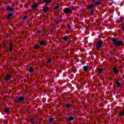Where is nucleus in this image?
Wrapping results in <instances>:
<instances>
[{
  "label": "nucleus",
  "mask_w": 124,
  "mask_h": 124,
  "mask_svg": "<svg viewBox=\"0 0 124 124\" xmlns=\"http://www.w3.org/2000/svg\"><path fill=\"white\" fill-rule=\"evenodd\" d=\"M59 18H62V16H60Z\"/></svg>",
  "instance_id": "nucleus-41"
},
{
  "label": "nucleus",
  "mask_w": 124,
  "mask_h": 124,
  "mask_svg": "<svg viewBox=\"0 0 124 124\" xmlns=\"http://www.w3.org/2000/svg\"><path fill=\"white\" fill-rule=\"evenodd\" d=\"M84 108H87V106H84Z\"/></svg>",
  "instance_id": "nucleus-38"
},
{
  "label": "nucleus",
  "mask_w": 124,
  "mask_h": 124,
  "mask_svg": "<svg viewBox=\"0 0 124 124\" xmlns=\"http://www.w3.org/2000/svg\"><path fill=\"white\" fill-rule=\"evenodd\" d=\"M63 12L66 14H72V10H70L69 8H65L63 9Z\"/></svg>",
  "instance_id": "nucleus-3"
},
{
  "label": "nucleus",
  "mask_w": 124,
  "mask_h": 124,
  "mask_svg": "<svg viewBox=\"0 0 124 124\" xmlns=\"http://www.w3.org/2000/svg\"><path fill=\"white\" fill-rule=\"evenodd\" d=\"M68 121H69V122L74 121V117L72 116H71L70 117H68Z\"/></svg>",
  "instance_id": "nucleus-13"
},
{
  "label": "nucleus",
  "mask_w": 124,
  "mask_h": 124,
  "mask_svg": "<svg viewBox=\"0 0 124 124\" xmlns=\"http://www.w3.org/2000/svg\"><path fill=\"white\" fill-rule=\"evenodd\" d=\"M102 43H103L102 40L99 39L97 43L96 49H97V50H99V48L101 47V46H102Z\"/></svg>",
  "instance_id": "nucleus-2"
},
{
  "label": "nucleus",
  "mask_w": 124,
  "mask_h": 124,
  "mask_svg": "<svg viewBox=\"0 0 124 124\" xmlns=\"http://www.w3.org/2000/svg\"><path fill=\"white\" fill-rule=\"evenodd\" d=\"M116 85H117V88L119 89L120 87L121 86V83L118 81V80L115 79Z\"/></svg>",
  "instance_id": "nucleus-14"
},
{
  "label": "nucleus",
  "mask_w": 124,
  "mask_h": 124,
  "mask_svg": "<svg viewBox=\"0 0 124 124\" xmlns=\"http://www.w3.org/2000/svg\"><path fill=\"white\" fill-rule=\"evenodd\" d=\"M52 62V59L51 58H49L48 61H47V63H50Z\"/></svg>",
  "instance_id": "nucleus-29"
},
{
  "label": "nucleus",
  "mask_w": 124,
  "mask_h": 124,
  "mask_svg": "<svg viewBox=\"0 0 124 124\" xmlns=\"http://www.w3.org/2000/svg\"><path fill=\"white\" fill-rule=\"evenodd\" d=\"M95 0H93V2H94V1H95Z\"/></svg>",
  "instance_id": "nucleus-39"
},
{
  "label": "nucleus",
  "mask_w": 124,
  "mask_h": 124,
  "mask_svg": "<svg viewBox=\"0 0 124 124\" xmlns=\"http://www.w3.org/2000/svg\"><path fill=\"white\" fill-rule=\"evenodd\" d=\"M121 30H122V31H124V26H123L122 28H121Z\"/></svg>",
  "instance_id": "nucleus-35"
},
{
  "label": "nucleus",
  "mask_w": 124,
  "mask_h": 124,
  "mask_svg": "<svg viewBox=\"0 0 124 124\" xmlns=\"http://www.w3.org/2000/svg\"><path fill=\"white\" fill-rule=\"evenodd\" d=\"M112 42L113 45H114L115 47H117V46H122L123 45V41L120 40L118 41L117 39H113L111 40Z\"/></svg>",
  "instance_id": "nucleus-1"
},
{
  "label": "nucleus",
  "mask_w": 124,
  "mask_h": 124,
  "mask_svg": "<svg viewBox=\"0 0 124 124\" xmlns=\"http://www.w3.org/2000/svg\"><path fill=\"white\" fill-rule=\"evenodd\" d=\"M49 123H52V122H54V118L51 117L49 118Z\"/></svg>",
  "instance_id": "nucleus-28"
},
{
  "label": "nucleus",
  "mask_w": 124,
  "mask_h": 124,
  "mask_svg": "<svg viewBox=\"0 0 124 124\" xmlns=\"http://www.w3.org/2000/svg\"><path fill=\"white\" fill-rule=\"evenodd\" d=\"M62 39L64 41H67V36H64L63 38H62Z\"/></svg>",
  "instance_id": "nucleus-27"
},
{
  "label": "nucleus",
  "mask_w": 124,
  "mask_h": 124,
  "mask_svg": "<svg viewBox=\"0 0 124 124\" xmlns=\"http://www.w3.org/2000/svg\"><path fill=\"white\" fill-rule=\"evenodd\" d=\"M116 57H118V55H116Z\"/></svg>",
  "instance_id": "nucleus-42"
},
{
  "label": "nucleus",
  "mask_w": 124,
  "mask_h": 124,
  "mask_svg": "<svg viewBox=\"0 0 124 124\" xmlns=\"http://www.w3.org/2000/svg\"><path fill=\"white\" fill-rule=\"evenodd\" d=\"M95 5H100V4H101V1H97L96 2H94Z\"/></svg>",
  "instance_id": "nucleus-20"
},
{
  "label": "nucleus",
  "mask_w": 124,
  "mask_h": 124,
  "mask_svg": "<svg viewBox=\"0 0 124 124\" xmlns=\"http://www.w3.org/2000/svg\"><path fill=\"white\" fill-rule=\"evenodd\" d=\"M9 47H10V52H11V53L13 52V44H10Z\"/></svg>",
  "instance_id": "nucleus-10"
},
{
  "label": "nucleus",
  "mask_w": 124,
  "mask_h": 124,
  "mask_svg": "<svg viewBox=\"0 0 124 124\" xmlns=\"http://www.w3.org/2000/svg\"><path fill=\"white\" fill-rule=\"evenodd\" d=\"M62 22V19H60V22Z\"/></svg>",
  "instance_id": "nucleus-37"
},
{
  "label": "nucleus",
  "mask_w": 124,
  "mask_h": 124,
  "mask_svg": "<svg viewBox=\"0 0 124 124\" xmlns=\"http://www.w3.org/2000/svg\"><path fill=\"white\" fill-rule=\"evenodd\" d=\"M88 69H89V67L88 66H84L83 67V71H88Z\"/></svg>",
  "instance_id": "nucleus-18"
},
{
  "label": "nucleus",
  "mask_w": 124,
  "mask_h": 124,
  "mask_svg": "<svg viewBox=\"0 0 124 124\" xmlns=\"http://www.w3.org/2000/svg\"><path fill=\"white\" fill-rule=\"evenodd\" d=\"M31 123H33V122H34V120H33V119L32 118H31Z\"/></svg>",
  "instance_id": "nucleus-32"
},
{
  "label": "nucleus",
  "mask_w": 124,
  "mask_h": 124,
  "mask_svg": "<svg viewBox=\"0 0 124 124\" xmlns=\"http://www.w3.org/2000/svg\"><path fill=\"white\" fill-rule=\"evenodd\" d=\"M59 7H60V5H59V3H57V6L54 7L55 10H57V9H59Z\"/></svg>",
  "instance_id": "nucleus-24"
},
{
  "label": "nucleus",
  "mask_w": 124,
  "mask_h": 124,
  "mask_svg": "<svg viewBox=\"0 0 124 124\" xmlns=\"http://www.w3.org/2000/svg\"><path fill=\"white\" fill-rule=\"evenodd\" d=\"M98 71H99V73H102L103 71H105V70L103 68L99 69L98 70Z\"/></svg>",
  "instance_id": "nucleus-21"
},
{
  "label": "nucleus",
  "mask_w": 124,
  "mask_h": 124,
  "mask_svg": "<svg viewBox=\"0 0 124 124\" xmlns=\"http://www.w3.org/2000/svg\"><path fill=\"white\" fill-rule=\"evenodd\" d=\"M95 7V5L94 4H91L88 5V6L86 7L87 9H93V8H94Z\"/></svg>",
  "instance_id": "nucleus-7"
},
{
  "label": "nucleus",
  "mask_w": 124,
  "mask_h": 124,
  "mask_svg": "<svg viewBox=\"0 0 124 124\" xmlns=\"http://www.w3.org/2000/svg\"><path fill=\"white\" fill-rule=\"evenodd\" d=\"M6 10L7 11H10L11 12H13V11H14V8L10 7V6H7L6 8Z\"/></svg>",
  "instance_id": "nucleus-6"
},
{
  "label": "nucleus",
  "mask_w": 124,
  "mask_h": 124,
  "mask_svg": "<svg viewBox=\"0 0 124 124\" xmlns=\"http://www.w3.org/2000/svg\"><path fill=\"white\" fill-rule=\"evenodd\" d=\"M54 22H55V24H58L59 23V21L57 19H54Z\"/></svg>",
  "instance_id": "nucleus-30"
},
{
  "label": "nucleus",
  "mask_w": 124,
  "mask_h": 124,
  "mask_svg": "<svg viewBox=\"0 0 124 124\" xmlns=\"http://www.w3.org/2000/svg\"><path fill=\"white\" fill-rule=\"evenodd\" d=\"M49 10L50 9L47 6H46L45 7L43 8V12H44L45 13H46L47 11H49Z\"/></svg>",
  "instance_id": "nucleus-9"
},
{
  "label": "nucleus",
  "mask_w": 124,
  "mask_h": 124,
  "mask_svg": "<svg viewBox=\"0 0 124 124\" xmlns=\"http://www.w3.org/2000/svg\"><path fill=\"white\" fill-rule=\"evenodd\" d=\"M33 68H32V67H31L29 69V72L30 73H31V72H32L33 71Z\"/></svg>",
  "instance_id": "nucleus-23"
},
{
  "label": "nucleus",
  "mask_w": 124,
  "mask_h": 124,
  "mask_svg": "<svg viewBox=\"0 0 124 124\" xmlns=\"http://www.w3.org/2000/svg\"><path fill=\"white\" fill-rule=\"evenodd\" d=\"M109 80H112V78H109Z\"/></svg>",
  "instance_id": "nucleus-40"
},
{
  "label": "nucleus",
  "mask_w": 124,
  "mask_h": 124,
  "mask_svg": "<svg viewBox=\"0 0 124 124\" xmlns=\"http://www.w3.org/2000/svg\"><path fill=\"white\" fill-rule=\"evenodd\" d=\"M118 118H122L124 116V109L123 110H120L119 112V114L117 115Z\"/></svg>",
  "instance_id": "nucleus-5"
},
{
  "label": "nucleus",
  "mask_w": 124,
  "mask_h": 124,
  "mask_svg": "<svg viewBox=\"0 0 124 124\" xmlns=\"http://www.w3.org/2000/svg\"><path fill=\"white\" fill-rule=\"evenodd\" d=\"M31 7L32 9H35L36 7H38V4L35 3L34 5H32Z\"/></svg>",
  "instance_id": "nucleus-17"
},
{
  "label": "nucleus",
  "mask_w": 124,
  "mask_h": 124,
  "mask_svg": "<svg viewBox=\"0 0 124 124\" xmlns=\"http://www.w3.org/2000/svg\"><path fill=\"white\" fill-rule=\"evenodd\" d=\"M13 15H14V13L9 14L7 16V19H10V18H11V17H12V16H13Z\"/></svg>",
  "instance_id": "nucleus-16"
},
{
  "label": "nucleus",
  "mask_w": 124,
  "mask_h": 124,
  "mask_svg": "<svg viewBox=\"0 0 124 124\" xmlns=\"http://www.w3.org/2000/svg\"><path fill=\"white\" fill-rule=\"evenodd\" d=\"M4 112H5V113H6L7 114H8V113L9 112V109H8V108H5Z\"/></svg>",
  "instance_id": "nucleus-26"
},
{
  "label": "nucleus",
  "mask_w": 124,
  "mask_h": 124,
  "mask_svg": "<svg viewBox=\"0 0 124 124\" xmlns=\"http://www.w3.org/2000/svg\"><path fill=\"white\" fill-rule=\"evenodd\" d=\"M72 107V105L70 104H66V108L67 109H70Z\"/></svg>",
  "instance_id": "nucleus-15"
},
{
  "label": "nucleus",
  "mask_w": 124,
  "mask_h": 124,
  "mask_svg": "<svg viewBox=\"0 0 124 124\" xmlns=\"http://www.w3.org/2000/svg\"><path fill=\"white\" fill-rule=\"evenodd\" d=\"M95 11L93 9H91L90 10V14L91 15H94Z\"/></svg>",
  "instance_id": "nucleus-19"
},
{
  "label": "nucleus",
  "mask_w": 124,
  "mask_h": 124,
  "mask_svg": "<svg viewBox=\"0 0 124 124\" xmlns=\"http://www.w3.org/2000/svg\"><path fill=\"white\" fill-rule=\"evenodd\" d=\"M44 0H43V2L41 3V4H43V3H46V2H44Z\"/></svg>",
  "instance_id": "nucleus-36"
},
{
  "label": "nucleus",
  "mask_w": 124,
  "mask_h": 124,
  "mask_svg": "<svg viewBox=\"0 0 124 124\" xmlns=\"http://www.w3.org/2000/svg\"><path fill=\"white\" fill-rule=\"evenodd\" d=\"M10 78H11V76L10 75H7L5 77V80L8 81L9 80H10Z\"/></svg>",
  "instance_id": "nucleus-12"
},
{
  "label": "nucleus",
  "mask_w": 124,
  "mask_h": 124,
  "mask_svg": "<svg viewBox=\"0 0 124 124\" xmlns=\"http://www.w3.org/2000/svg\"><path fill=\"white\" fill-rule=\"evenodd\" d=\"M24 100H25V97H24V96H19L18 98H17V100H16V102H23Z\"/></svg>",
  "instance_id": "nucleus-4"
},
{
  "label": "nucleus",
  "mask_w": 124,
  "mask_h": 124,
  "mask_svg": "<svg viewBox=\"0 0 124 124\" xmlns=\"http://www.w3.org/2000/svg\"><path fill=\"white\" fill-rule=\"evenodd\" d=\"M67 28H68V29H69L71 26H70V25H67Z\"/></svg>",
  "instance_id": "nucleus-34"
},
{
  "label": "nucleus",
  "mask_w": 124,
  "mask_h": 124,
  "mask_svg": "<svg viewBox=\"0 0 124 124\" xmlns=\"http://www.w3.org/2000/svg\"><path fill=\"white\" fill-rule=\"evenodd\" d=\"M112 70L113 71V72L115 73V74H116V73H118V72H119V70H118V69H117V68L116 67H114L112 68Z\"/></svg>",
  "instance_id": "nucleus-11"
},
{
  "label": "nucleus",
  "mask_w": 124,
  "mask_h": 124,
  "mask_svg": "<svg viewBox=\"0 0 124 124\" xmlns=\"http://www.w3.org/2000/svg\"><path fill=\"white\" fill-rule=\"evenodd\" d=\"M38 48H40L38 45H36V46H34V49H35V50H37V49H38Z\"/></svg>",
  "instance_id": "nucleus-25"
},
{
  "label": "nucleus",
  "mask_w": 124,
  "mask_h": 124,
  "mask_svg": "<svg viewBox=\"0 0 124 124\" xmlns=\"http://www.w3.org/2000/svg\"><path fill=\"white\" fill-rule=\"evenodd\" d=\"M27 18H28V16H24L23 18V20L25 21V20H26V19H27Z\"/></svg>",
  "instance_id": "nucleus-31"
},
{
  "label": "nucleus",
  "mask_w": 124,
  "mask_h": 124,
  "mask_svg": "<svg viewBox=\"0 0 124 124\" xmlns=\"http://www.w3.org/2000/svg\"><path fill=\"white\" fill-rule=\"evenodd\" d=\"M37 33H41V31L40 30H38L37 31Z\"/></svg>",
  "instance_id": "nucleus-33"
},
{
  "label": "nucleus",
  "mask_w": 124,
  "mask_h": 124,
  "mask_svg": "<svg viewBox=\"0 0 124 124\" xmlns=\"http://www.w3.org/2000/svg\"><path fill=\"white\" fill-rule=\"evenodd\" d=\"M40 45L41 46H45L46 45V43H47V41L44 40V41H41L39 42Z\"/></svg>",
  "instance_id": "nucleus-8"
},
{
  "label": "nucleus",
  "mask_w": 124,
  "mask_h": 124,
  "mask_svg": "<svg viewBox=\"0 0 124 124\" xmlns=\"http://www.w3.org/2000/svg\"><path fill=\"white\" fill-rule=\"evenodd\" d=\"M52 1V0H44V2L50 3Z\"/></svg>",
  "instance_id": "nucleus-22"
}]
</instances>
